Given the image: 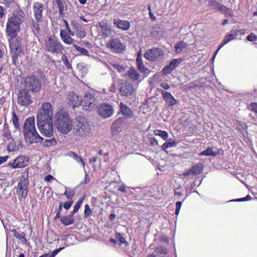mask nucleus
Instances as JSON below:
<instances>
[{"label":"nucleus","instance_id":"obj_1","mask_svg":"<svg viewBox=\"0 0 257 257\" xmlns=\"http://www.w3.org/2000/svg\"><path fill=\"white\" fill-rule=\"evenodd\" d=\"M25 13L20 9L9 15L6 26L7 37H17L25 22Z\"/></svg>","mask_w":257,"mask_h":257},{"label":"nucleus","instance_id":"obj_2","mask_svg":"<svg viewBox=\"0 0 257 257\" xmlns=\"http://www.w3.org/2000/svg\"><path fill=\"white\" fill-rule=\"evenodd\" d=\"M55 125L59 132L66 135L72 130V120L68 113L59 111L56 115Z\"/></svg>","mask_w":257,"mask_h":257},{"label":"nucleus","instance_id":"obj_3","mask_svg":"<svg viewBox=\"0 0 257 257\" xmlns=\"http://www.w3.org/2000/svg\"><path fill=\"white\" fill-rule=\"evenodd\" d=\"M29 168L19 177L17 187V194L19 200L27 197L29 191V181L28 180Z\"/></svg>","mask_w":257,"mask_h":257},{"label":"nucleus","instance_id":"obj_4","mask_svg":"<svg viewBox=\"0 0 257 257\" xmlns=\"http://www.w3.org/2000/svg\"><path fill=\"white\" fill-rule=\"evenodd\" d=\"M44 49L52 54H63L64 46L55 37L48 36L44 40Z\"/></svg>","mask_w":257,"mask_h":257},{"label":"nucleus","instance_id":"obj_5","mask_svg":"<svg viewBox=\"0 0 257 257\" xmlns=\"http://www.w3.org/2000/svg\"><path fill=\"white\" fill-rule=\"evenodd\" d=\"M23 88H26L32 93L39 92L42 87V83L36 75H30L24 78Z\"/></svg>","mask_w":257,"mask_h":257},{"label":"nucleus","instance_id":"obj_6","mask_svg":"<svg viewBox=\"0 0 257 257\" xmlns=\"http://www.w3.org/2000/svg\"><path fill=\"white\" fill-rule=\"evenodd\" d=\"M53 108L50 102H44L38 109L37 114V122L52 121Z\"/></svg>","mask_w":257,"mask_h":257},{"label":"nucleus","instance_id":"obj_7","mask_svg":"<svg viewBox=\"0 0 257 257\" xmlns=\"http://www.w3.org/2000/svg\"><path fill=\"white\" fill-rule=\"evenodd\" d=\"M90 127L83 116H77L73 127L74 135L77 137H85L89 132Z\"/></svg>","mask_w":257,"mask_h":257},{"label":"nucleus","instance_id":"obj_8","mask_svg":"<svg viewBox=\"0 0 257 257\" xmlns=\"http://www.w3.org/2000/svg\"><path fill=\"white\" fill-rule=\"evenodd\" d=\"M33 102L31 92L26 88H22L17 94V103L20 106L28 107Z\"/></svg>","mask_w":257,"mask_h":257},{"label":"nucleus","instance_id":"obj_9","mask_svg":"<svg viewBox=\"0 0 257 257\" xmlns=\"http://www.w3.org/2000/svg\"><path fill=\"white\" fill-rule=\"evenodd\" d=\"M164 56L163 51L160 48L156 47L147 50L144 54V57L151 62L160 60Z\"/></svg>","mask_w":257,"mask_h":257},{"label":"nucleus","instance_id":"obj_10","mask_svg":"<svg viewBox=\"0 0 257 257\" xmlns=\"http://www.w3.org/2000/svg\"><path fill=\"white\" fill-rule=\"evenodd\" d=\"M38 128L41 134L46 137L51 138L53 135L52 121L37 122Z\"/></svg>","mask_w":257,"mask_h":257},{"label":"nucleus","instance_id":"obj_11","mask_svg":"<svg viewBox=\"0 0 257 257\" xmlns=\"http://www.w3.org/2000/svg\"><path fill=\"white\" fill-rule=\"evenodd\" d=\"M23 133L26 143L28 145L38 143L44 141L43 138L38 134L37 131L24 132Z\"/></svg>","mask_w":257,"mask_h":257},{"label":"nucleus","instance_id":"obj_12","mask_svg":"<svg viewBox=\"0 0 257 257\" xmlns=\"http://www.w3.org/2000/svg\"><path fill=\"white\" fill-rule=\"evenodd\" d=\"M95 97L91 94H86L82 99L81 105L85 110H91L95 108L96 103Z\"/></svg>","mask_w":257,"mask_h":257},{"label":"nucleus","instance_id":"obj_13","mask_svg":"<svg viewBox=\"0 0 257 257\" xmlns=\"http://www.w3.org/2000/svg\"><path fill=\"white\" fill-rule=\"evenodd\" d=\"M44 20L32 19L29 24V27L35 36L39 37L41 35L42 29V24Z\"/></svg>","mask_w":257,"mask_h":257},{"label":"nucleus","instance_id":"obj_14","mask_svg":"<svg viewBox=\"0 0 257 257\" xmlns=\"http://www.w3.org/2000/svg\"><path fill=\"white\" fill-rule=\"evenodd\" d=\"M28 162L29 159L27 157L19 156L14 161L9 162L8 165L13 169H16L26 167L27 166Z\"/></svg>","mask_w":257,"mask_h":257},{"label":"nucleus","instance_id":"obj_15","mask_svg":"<svg viewBox=\"0 0 257 257\" xmlns=\"http://www.w3.org/2000/svg\"><path fill=\"white\" fill-rule=\"evenodd\" d=\"M67 102L69 105L73 108L81 105L82 98L73 91L69 92L67 97Z\"/></svg>","mask_w":257,"mask_h":257},{"label":"nucleus","instance_id":"obj_16","mask_svg":"<svg viewBox=\"0 0 257 257\" xmlns=\"http://www.w3.org/2000/svg\"><path fill=\"white\" fill-rule=\"evenodd\" d=\"M183 61L182 58L174 59L169 65L164 67L161 71V72L164 75H167L170 74Z\"/></svg>","mask_w":257,"mask_h":257},{"label":"nucleus","instance_id":"obj_17","mask_svg":"<svg viewBox=\"0 0 257 257\" xmlns=\"http://www.w3.org/2000/svg\"><path fill=\"white\" fill-rule=\"evenodd\" d=\"M32 10L34 19L44 20L43 12L45 7L43 4L40 2L34 3Z\"/></svg>","mask_w":257,"mask_h":257},{"label":"nucleus","instance_id":"obj_18","mask_svg":"<svg viewBox=\"0 0 257 257\" xmlns=\"http://www.w3.org/2000/svg\"><path fill=\"white\" fill-rule=\"evenodd\" d=\"M116 239H113V243L118 244L120 248L124 251H128L129 249V243L125 238L122 236L120 233H116L115 234Z\"/></svg>","mask_w":257,"mask_h":257},{"label":"nucleus","instance_id":"obj_19","mask_svg":"<svg viewBox=\"0 0 257 257\" xmlns=\"http://www.w3.org/2000/svg\"><path fill=\"white\" fill-rule=\"evenodd\" d=\"M11 54L23 51L21 43L17 37H8Z\"/></svg>","mask_w":257,"mask_h":257},{"label":"nucleus","instance_id":"obj_20","mask_svg":"<svg viewBox=\"0 0 257 257\" xmlns=\"http://www.w3.org/2000/svg\"><path fill=\"white\" fill-rule=\"evenodd\" d=\"M97 111L101 117L107 118L112 114V107L111 105L103 103L99 105Z\"/></svg>","mask_w":257,"mask_h":257},{"label":"nucleus","instance_id":"obj_21","mask_svg":"<svg viewBox=\"0 0 257 257\" xmlns=\"http://www.w3.org/2000/svg\"><path fill=\"white\" fill-rule=\"evenodd\" d=\"M70 24L77 38L82 39L85 37L86 32L80 24L74 21H72Z\"/></svg>","mask_w":257,"mask_h":257},{"label":"nucleus","instance_id":"obj_22","mask_svg":"<svg viewBox=\"0 0 257 257\" xmlns=\"http://www.w3.org/2000/svg\"><path fill=\"white\" fill-rule=\"evenodd\" d=\"M119 107V110L118 114H122L125 118H132L134 116L133 111L123 102H120Z\"/></svg>","mask_w":257,"mask_h":257},{"label":"nucleus","instance_id":"obj_23","mask_svg":"<svg viewBox=\"0 0 257 257\" xmlns=\"http://www.w3.org/2000/svg\"><path fill=\"white\" fill-rule=\"evenodd\" d=\"M36 131L35 118L34 116L28 117L25 121L23 126V133Z\"/></svg>","mask_w":257,"mask_h":257},{"label":"nucleus","instance_id":"obj_24","mask_svg":"<svg viewBox=\"0 0 257 257\" xmlns=\"http://www.w3.org/2000/svg\"><path fill=\"white\" fill-rule=\"evenodd\" d=\"M134 91L133 85L131 83H125L123 84L119 90L120 94L124 96L131 95Z\"/></svg>","mask_w":257,"mask_h":257},{"label":"nucleus","instance_id":"obj_25","mask_svg":"<svg viewBox=\"0 0 257 257\" xmlns=\"http://www.w3.org/2000/svg\"><path fill=\"white\" fill-rule=\"evenodd\" d=\"M161 93L163 98L169 106H172L177 104V100L170 92L165 90H161Z\"/></svg>","mask_w":257,"mask_h":257},{"label":"nucleus","instance_id":"obj_26","mask_svg":"<svg viewBox=\"0 0 257 257\" xmlns=\"http://www.w3.org/2000/svg\"><path fill=\"white\" fill-rule=\"evenodd\" d=\"M4 128L2 130V137L4 142H7L10 140L14 141L15 139L12 136L11 132L10 130L9 125L6 121L4 124Z\"/></svg>","mask_w":257,"mask_h":257},{"label":"nucleus","instance_id":"obj_27","mask_svg":"<svg viewBox=\"0 0 257 257\" xmlns=\"http://www.w3.org/2000/svg\"><path fill=\"white\" fill-rule=\"evenodd\" d=\"M60 37L62 41L66 44L71 45L73 43L75 40L70 37L65 30H61Z\"/></svg>","mask_w":257,"mask_h":257},{"label":"nucleus","instance_id":"obj_28","mask_svg":"<svg viewBox=\"0 0 257 257\" xmlns=\"http://www.w3.org/2000/svg\"><path fill=\"white\" fill-rule=\"evenodd\" d=\"M234 38L232 37V34L229 33V34H227L225 36L222 42L219 45L217 49L214 52V54L213 57H212V59L214 60V59L215 58L216 55L218 53V51L222 47H223L227 43H228V42H230L231 41H232V40H234Z\"/></svg>","mask_w":257,"mask_h":257},{"label":"nucleus","instance_id":"obj_29","mask_svg":"<svg viewBox=\"0 0 257 257\" xmlns=\"http://www.w3.org/2000/svg\"><path fill=\"white\" fill-rule=\"evenodd\" d=\"M24 55V52L23 51L15 53H12L11 56L13 64L16 66L21 64L22 62V57Z\"/></svg>","mask_w":257,"mask_h":257},{"label":"nucleus","instance_id":"obj_30","mask_svg":"<svg viewBox=\"0 0 257 257\" xmlns=\"http://www.w3.org/2000/svg\"><path fill=\"white\" fill-rule=\"evenodd\" d=\"M136 64L138 69L144 74L145 76H147L150 74V70L145 66L143 60H136Z\"/></svg>","mask_w":257,"mask_h":257},{"label":"nucleus","instance_id":"obj_31","mask_svg":"<svg viewBox=\"0 0 257 257\" xmlns=\"http://www.w3.org/2000/svg\"><path fill=\"white\" fill-rule=\"evenodd\" d=\"M125 46L118 39L113 40V52L121 53L125 50Z\"/></svg>","mask_w":257,"mask_h":257},{"label":"nucleus","instance_id":"obj_32","mask_svg":"<svg viewBox=\"0 0 257 257\" xmlns=\"http://www.w3.org/2000/svg\"><path fill=\"white\" fill-rule=\"evenodd\" d=\"M74 215L71 213L70 215L61 217L60 222L65 226H68L74 223Z\"/></svg>","mask_w":257,"mask_h":257},{"label":"nucleus","instance_id":"obj_33","mask_svg":"<svg viewBox=\"0 0 257 257\" xmlns=\"http://www.w3.org/2000/svg\"><path fill=\"white\" fill-rule=\"evenodd\" d=\"M19 118L18 116L17 115L16 112L15 111H12V121L13 125L15 128V132H18L19 133V136L21 135V132L20 131V124L19 122Z\"/></svg>","mask_w":257,"mask_h":257},{"label":"nucleus","instance_id":"obj_34","mask_svg":"<svg viewBox=\"0 0 257 257\" xmlns=\"http://www.w3.org/2000/svg\"><path fill=\"white\" fill-rule=\"evenodd\" d=\"M117 27L123 31L127 30L131 27L130 23L127 21L118 20L114 22Z\"/></svg>","mask_w":257,"mask_h":257},{"label":"nucleus","instance_id":"obj_35","mask_svg":"<svg viewBox=\"0 0 257 257\" xmlns=\"http://www.w3.org/2000/svg\"><path fill=\"white\" fill-rule=\"evenodd\" d=\"M128 77L133 81H135L139 80L140 78V74L134 68L132 67L127 72Z\"/></svg>","mask_w":257,"mask_h":257},{"label":"nucleus","instance_id":"obj_36","mask_svg":"<svg viewBox=\"0 0 257 257\" xmlns=\"http://www.w3.org/2000/svg\"><path fill=\"white\" fill-rule=\"evenodd\" d=\"M59 10L60 16L63 17L64 15V11L67 8L66 4L64 0H55Z\"/></svg>","mask_w":257,"mask_h":257},{"label":"nucleus","instance_id":"obj_37","mask_svg":"<svg viewBox=\"0 0 257 257\" xmlns=\"http://www.w3.org/2000/svg\"><path fill=\"white\" fill-rule=\"evenodd\" d=\"M11 231L14 233V236L20 240V241L24 244H25L27 242V239L25 237L26 233L24 232H22L21 233H19L16 229H12Z\"/></svg>","mask_w":257,"mask_h":257},{"label":"nucleus","instance_id":"obj_38","mask_svg":"<svg viewBox=\"0 0 257 257\" xmlns=\"http://www.w3.org/2000/svg\"><path fill=\"white\" fill-rule=\"evenodd\" d=\"M99 24L101 27V32L102 33L104 37L106 38V37L110 36L112 33L111 28L104 23H100Z\"/></svg>","mask_w":257,"mask_h":257},{"label":"nucleus","instance_id":"obj_39","mask_svg":"<svg viewBox=\"0 0 257 257\" xmlns=\"http://www.w3.org/2000/svg\"><path fill=\"white\" fill-rule=\"evenodd\" d=\"M187 46V43L183 41H181L177 43L174 47L176 53H181L186 48Z\"/></svg>","mask_w":257,"mask_h":257},{"label":"nucleus","instance_id":"obj_40","mask_svg":"<svg viewBox=\"0 0 257 257\" xmlns=\"http://www.w3.org/2000/svg\"><path fill=\"white\" fill-rule=\"evenodd\" d=\"M195 176L201 174L203 170V166L202 164L198 163L191 167Z\"/></svg>","mask_w":257,"mask_h":257},{"label":"nucleus","instance_id":"obj_41","mask_svg":"<svg viewBox=\"0 0 257 257\" xmlns=\"http://www.w3.org/2000/svg\"><path fill=\"white\" fill-rule=\"evenodd\" d=\"M212 149V147H208L206 150L201 152L199 154V156L215 157L217 155V153L213 152Z\"/></svg>","mask_w":257,"mask_h":257},{"label":"nucleus","instance_id":"obj_42","mask_svg":"<svg viewBox=\"0 0 257 257\" xmlns=\"http://www.w3.org/2000/svg\"><path fill=\"white\" fill-rule=\"evenodd\" d=\"M177 144V142L173 140H170L168 142H165L162 146V149L164 151H166L168 148L176 146Z\"/></svg>","mask_w":257,"mask_h":257},{"label":"nucleus","instance_id":"obj_43","mask_svg":"<svg viewBox=\"0 0 257 257\" xmlns=\"http://www.w3.org/2000/svg\"><path fill=\"white\" fill-rule=\"evenodd\" d=\"M61 60L63 61L64 65L66 66L67 69L71 70L72 69L71 64L69 62L67 56L63 53L62 54Z\"/></svg>","mask_w":257,"mask_h":257},{"label":"nucleus","instance_id":"obj_44","mask_svg":"<svg viewBox=\"0 0 257 257\" xmlns=\"http://www.w3.org/2000/svg\"><path fill=\"white\" fill-rule=\"evenodd\" d=\"M57 144L56 140L53 138L51 139H45L43 142V145L46 147H49L52 146L56 145Z\"/></svg>","mask_w":257,"mask_h":257},{"label":"nucleus","instance_id":"obj_45","mask_svg":"<svg viewBox=\"0 0 257 257\" xmlns=\"http://www.w3.org/2000/svg\"><path fill=\"white\" fill-rule=\"evenodd\" d=\"M69 156L75 159L78 162L81 163L82 166L84 167L85 163L80 156L77 155L76 153L72 151L69 153Z\"/></svg>","mask_w":257,"mask_h":257},{"label":"nucleus","instance_id":"obj_46","mask_svg":"<svg viewBox=\"0 0 257 257\" xmlns=\"http://www.w3.org/2000/svg\"><path fill=\"white\" fill-rule=\"evenodd\" d=\"M73 47L78 51L81 55L86 56H89L88 51L85 48L78 46L76 44H73Z\"/></svg>","mask_w":257,"mask_h":257},{"label":"nucleus","instance_id":"obj_47","mask_svg":"<svg viewBox=\"0 0 257 257\" xmlns=\"http://www.w3.org/2000/svg\"><path fill=\"white\" fill-rule=\"evenodd\" d=\"M68 199H72L75 195V191L73 190H69L67 187H65V191L63 194Z\"/></svg>","mask_w":257,"mask_h":257},{"label":"nucleus","instance_id":"obj_48","mask_svg":"<svg viewBox=\"0 0 257 257\" xmlns=\"http://www.w3.org/2000/svg\"><path fill=\"white\" fill-rule=\"evenodd\" d=\"M83 200H84V198H82L79 199L78 200V201L76 202V203L74 205V208H73L72 212L71 213H72V214L74 215V214H75L76 213H77L78 212L82 203H83Z\"/></svg>","mask_w":257,"mask_h":257},{"label":"nucleus","instance_id":"obj_49","mask_svg":"<svg viewBox=\"0 0 257 257\" xmlns=\"http://www.w3.org/2000/svg\"><path fill=\"white\" fill-rule=\"evenodd\" d=\"M155 135L161 137L164 140H166L168 137V134L166 131L161 130L155 131Z\"/></svg>","mask_w":257,"mask_h":257},{"label":"nucleus","instance_id":"obj_50","mask_svg":"<svg viewBox=\"0 0 257 257\" xmlns=\"http://www.w3.org/2000/svg\"><path fill=\"white\" fill-rule=\"evenodd\" d=\"M155 251L157 253H159L161 254L166 255L168 253V249L163 246H159L155 248Z\"/></svg>","mask_w":257,"mask_h":257},{"label":"nucleus","instance_id":"obj_51","mask_svg":"<svg viewBox=\"0 0 257 257\" xmlns=\"http://www.w3.org/2000/svg\"><path fill=\"white\" fill-rule=\"evenodd\" d=\"M84 214L85 217H90L92 215V210L88 204L85 205Z\"/></svg>","mask_w":257,"mask_h":257},{"label":"nucleus","instance_id":"obj_52","mask_svg":"<svg viewBox=\"0 0 257 257\" xmlns=\"http://www.w3.org/2000/svg\"><path fill=\"white\" fill-rule=\"evenodd\" d=\"M247 108L254 113H257V102H251L248 105Z\"/></svg>","mask_w":257,"mask_h":257},{"label":"nucleus","instance_id":"obj_53","mask_svg":"<svg viewBox=\"0 0 257 257\" xmlns=\"http://www.w3.org/2000/svg\"><path fill=\"white\" fill-rule=\"evenodd\" d=\"M62 207H63V203H62V202H60L58 209L56 210L57 213L54 217V219L56 220L60 217V215H61V211L62 209Z\"/></svg>","mask_w":257,"mask_h":257},{"label":"nucleus","instance_id":"obj_54","mask_svg":"<svg viewBox=\"0 0 257 257\" xmlns=\"http://www.w3.org/2000/svg\"><path fill=\"white\" fill-rule=\"evenodd\" d=\"M220 3L216 0H210L208 2V5L210 7H213L214 9L218 8Z\"/></svg>","mask_w":257,"mask_h":257},{"label":"nucleus","instance_id":"obj_55","mask_svg":"<svg viewBox=\"0 0 257 257\" xmlns=\"http://www.w3.org/2000/svg\"><path fill=\"white\" fill-rule=\"evenodd\" d=\"M246 40L248 41L254 42L257 40V36L254 33H251L247 36Z\"/></svg>","mask_w":257,"mask_h":257},{"label":"nucleus","instance_id":"obj_56","mask_svg":"<svg viewBox=\"0 0 257 257\" xmlns=\"http://www.w3.org/2000/svg\"><path fill=\"white\" fill-rule=\"evenodd\" d=\"M182 175L184 177L195 176V175L193 173V170L191 168L189 170H187L185 172H183Z\"/></svg>","mask_w":257,"mask_h":257},{"label":"nucleus","instance_id":"obj_57","mask_svg":"<svg viewBox=\"0 0 257 257\" xmlns=\"http://www.w3.org/2000/svg\"><path fill=\"white\" fill-rule=\"evenodd\" d=\"M7 149L9 152H14L17 150V146L15 144L10 143L7 146Z\"/></svg>","mask_w":257,"mask_h":257},{"label":"nucleus","instance_id":"obj_58","mask_svg":"<svg viewBox=\"0 0 257 257\" xmlns=\"http://www.w3.org/2000/svg\"><path fill=\"white\" fill-rule=\"evenodd\" d=\"M73 203V200H69L65 202L63 205V207L66 210L69 209Z\"/></svg>","mask_w":257,"mask_h":257},{"label":"nucleus","instance_id":"obj_59","mask_svg":"<svg viewBox=\"0 0 257 257\" xmlns=\"http://www.w3.org/2000/svg\"><path fill=\"white\" fill-rule=\"evenodd\" d=\"M182 204V202L178 201L176 203V210L175 214L178 215L180 212V208Z\"/></svg>","mask_w":257,"mask_h":257},{"label":"nucleus","instance_id":"obj_60","mask_svg":"<svg viewBox=\"0 0 257 257\" xmlns=\"http://www.w3.org/2000/svg\"><path fill=\"white\" fill-rule=\"evenodd\" d=\"M223 14L226 17H232L233 16V12L232 10L229 8H228L226 10L224 11Z\"/></svg>","mask_w":257,"mask_h":257},{"label":"nucleus","instance_id":"obj_61","mask_svg":"<svg viewBox=\"0 0 257 257\" xmlns=\"http://www.w3.org/2000/svg\"><path fill=\"white\" fill-rule=\"evenodd\" d=\"M230 33L232 34V37L234 38V39H236V37L238 35V34H242L241 30H238L236 31L231 30Z\"/></svg>","mask_w":257,"mask_h":257},{"label":"nucleus","instance_id":"obj_62","mask_svg":"<svg viewBox=\"0 0 257 257\" xmlns=\"http://www.w3.org/2000/svg\"><path fill=\"white\" fill-rule=\"evenodd\" d=\"M64 248V247H60L58 249H56L55 250H54L53 252H52V253L51 254H50L48 257H55L56 254L60 251H61L62 249H63Z\"/></svg>","mask_w":257,"mask_h":257},{"label":"nucleus","instance_id":"obj_63","mask_svg":"<svg viewBox=\"0 0 257 257\" xmlns=\"http://www.w3.org/2000/svg\"><path fill=\"white\" fill-rule=\"evenodd\" d=\"M106 46L108 49H112V38L111 37L106 43Z\"/></svg>","mask_w":257,"mask_h":257},{"label":"nucleus","instance_id":"obj_64","mask_svg":"<svg viewBox=\"0 0 257 257\" xmlns=\"http://www.w3.org/2000/svg\"><path fill=\"white\" fill-rule=\"evenodd\" d=\"M228 8L226 7L225 6L220 4L218 9V10L221 12V13H223L224 12V11L226 10Z\"/></svg>","mask_w":257,"mask_h":257}]
</instances>
